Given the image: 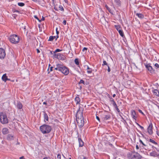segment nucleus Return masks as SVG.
<instances>
[{"label":"nucleus","instance_id":"obj_1","mask_svg":"<svg viewBox=\"0 0 159 159\" xmlns=\"http://www.w3.org/2000/svg\"><path fill=\"white\" fill-rule=\"evenodd\" d=\"M55 69L56 70H58L66 75H68L69 73L68 68L61 64H57Z\"/></svg>","mask_w":159,"mask_h":159},{"label":"nucleus","instance_id":"obj_2","mask_svg":"<svg viewBox=\"0 0 159 159\" xmlns=\"http://www.w3.org/2000/svg\"><path fill=\"white\" fill-rule=\"evenodd\" d=\"M40 130L43 134L49 133L51 130L52 128L51 126L47 125H43L40 126Z\"/></svg>","mask_w":159,"mask_h":159},{"label":"nucleus","instance_id":"obj_3","mask_svg":"<svg viewBox=\"0 0 159 159\" xmlns=\"http://www.w3.org/2000/svg\"><path fill=\"white\" fill-rule=\"evenodd\" d=\"M129 159H141L142 157L137 152L129 153L128 155Z\"/></svg>","mask_w":159,"mask_h":159},{"label":"nucleus","instance_id":"obj_4","mask_svg":"<svg viewBox=\"0 0 159 159\" xmlns=\"http://www.w3.org/2000/svg\"><path fill=\"white\" fill-rule=\"evenodd\" d=\"M19 36L16 34H13L11 35L9 37V41L12 43L16 44L20 41Z\"/></svg>","mask_w":159,"mask_h":159},{"label":"nucleus","instance_id":"obj_5","mask_svg":"<svg viewBox=\"0 0 159 159\" xmlns=\"http://www.w3.org/2000/svg\"><path fill=\"white\" fill-rule=\"evenodd\" d=\"M0 122L2 124H6L8 123V119L5 113L2 112L0 113Z\"/></svg>","mask_w":159,"mask_h":159},{"label":"nucleus","instance_id":"obj_6","mask_svg":"<svg viewBox=\"0 0 159 159\" xmlns=\"http://www.w3.org/2000/svg\"><path fill=\"white\" fill-rule=\"evenodd\" d=\"M153 128V126L152 124V122H151L149 124V125L147 129L148 133L150 135H152L153 133L152 130Z\"/></svg>","mask_w":159,"mask_h":159},{"label":"nucleus","instance_id":"obj_7","mask_svg":"<svg viewBox=\"0 0 159 159\" xmlns=\"http://www.w3.org/2000/svg\"><path fill=\"white\" fill-rule=\"evenodd\" d=\"M6 55V53L4 49L0 48V58H3Z\"/></svg>","mask_w":159,"mask_h":159},{"label":"nucleus","instance_id":"obj_8","mask_svg":"<svg viewBox=\"0 0 159 159\" xmlns=\"http://www.w3.org/2000/svg\"><path fill=\"white\" fill-rule=\"evenodd\" d=\"M54 55L55 57L58 59H59L61 60H64L63 57H62L63 55L60 53H54Z\"/></svg>","mask_w":159,"mask_h":159},{"label":"nucleus","instance_id":"obj_9","mask_svg":"<svg viewBox=\"0 0 159 159\" xmlns=\"http://www.w3.org/2000/svg\"><path fill=\"white\" fill-rule=\"evenodd\" d=\"M131 115L132 118L135 120L136 121L137 118L136 114L135 111L133 110L131 111Z\"/></svg>","mask_w":159,"mask_h":159},{"label":"nucleus","instance_id":"obj_10","mask_svg":"<svg viewBox=\"0 0 159 159\" xmlns=\"http://www.w3.org/2000/svg\"><path fill=\"white\" fill-rule=\"evenodd\" d=\"M146 67L150 72L151 73H153L154 72V70L152 67L149 64H147L145 65Z\"/></svg>","mask_w":159,"mask_h":159},{"label":"nucleus","instance_id":"obj_11","mask_svg":"<svg viewBox=\"0 0 159 159\" xmlns=\"http://www.w3.org/2000/svg\"><path fill=\"white\" fill-rule=\"evenodd\" d=\"M150 156L154 157H157L159 155L155 151H153L150 152Z\"/></svg>","mask_w":159,"mask_h":159},{"label":"nucleus","instance_id":"obj_12","mask_svg":"<svg viewBox=\"0 0 159 159\" xmlns=\"http://www.w3.org/2000/svg\"><path fill=\"white\" fill-rule=\"evenodd\" d=\"M59 37L58 35H57L56 37L55 36H50L49 37V39L48 40V41H52L55 39V40H57V38Z\"/></svg>","mask_w":159,"mask_h":159},{"label":"nucleus","instance_id":"obj_13","mask_svg":"<svg viewBox=\"0 0 159 159\" xmlns=\"http://www.w3.org/2000/svg\"><path fill=\"white\" fill-rule=\"evenodd\" d=\"M76 117H78L79 118V117L80 119L82 117V113L80 110H78L76 114Z\"/></svg>","mask_w":159,"mask_h":159},{"label":"nucleus","instance_id":"obj_14","mask_svg":"<svg viewBox=\"0 0 159 159\" xmlns=\"http://www.w3.org/2000/svg\"><path fill=\"white\" fill-rule=\"evenodd\" d=\"M78 140L79 143V146L80 147L83 146L84 145V143L81 139L80 138H79Z\"/></svg>","mask_w":159,"mask_h":159},{"label":"nucleus","instance_id":"obj_15","mask_svg":"<svg viewBox=\"0 0 159 159\" xmlns=\"http://www.w3.org/2000/svg\"><path fill=\"white\" fill-rule=\"evenodd\" d=\"M2 132L3 134H7L8 132V129L7 128H4L2 129Z\"/></svg>","mask_w":159,"mask_h":159},{"label":"nucleus","instance_id":"obj_16","mask_svg":"<svg viewBox=\"0 0 159 159\" xmlns=\"http://www.w3.org/2000/svg\"><path fill=\"white\" fill-rule=\"evenodd\" d=\"M2 80L4 82H6L7 80V76L6 74H3L2 77Z\"/></svg>","mask_w":159,"mask_h":159},{"label":"nucleus","instance_id":"obj_17","mask_svg":"<svg viewBox=\"0 0 159 159\" xmlns=\"http://www.w3.org/2000/svg\"><path fill=\"white\" fill-rule=\"evenodd\" d=\"M152 92L155 95L159 96V92L158 90L154 89L152 91Z\"/></svg>","mask_w":159,"mask_h":159},{"label":"nucleus","instance_id":"obj_18","mask_svg":"<svg viewBox=\"0 0 159 159\" xmlns=\"http://www.w3.org/2000/svg\"><path fill=\"white\" fill-rule=\"evenodd\" d=\"M75 101L76 103V104H79L80 101V99L78 96H76L75 98Z\"/></svg>","mask_w":159,"mask_h":159},{"label":"nucleus","instance_id":"obj_19","mask_svg":"<svg viewBox=\"0 0 159 159\" xmlns=\"http://www.w3.org/2000/svg\"><path fill=\"white\" fill-rule=\"evenodd\" d=\"M17 107L19 109H21L22 108V105L21 103L20 102H18L17 103Z\"/></svg>","mask_w":159,"mask_h":159},{"label":"nucleus","instance_id":"obj_20","mask_svg":"<svg viewBox=\"0 0 159 159\" xmlns=\"http://www.w3.org/2000/svg\"><path fill=\"white\" fill-rule=\"evenodd\" d=\"M13 136L11 134H8L7 137V139L9 140H11L13 139Z\"/></svg>","mask_w":159,"mask_h":159},{"label":"nucleus","instance_id":"obj_21","mask_svg":"<svg viewBox=\"0 0 159 159\" xmlns=\"http://www.w3.org/2000/svg\"><path fill=\"white\" fill-rule=\"evenodd\" d=\"M118 32H119L120 35L122 37H124L125 35L124 34L123 32V30H122V29H121V30H119Z\"/></svg>","mask_w":159,"mask_h":159},{"label":"nucleus","instance_id":"obj_22","mask_svg":"<svg viewBox=\"0 0 159 159\" xmlns=\"http://www.w3.org/2000/svg\"><path fill=\"white\" fill-rule=\"evenodd\" d=\"M92 70L91 68H89L88 66H87V73L88 74H91L92 73Z\"/></svg>","mask_w":159,"mask_h":159},{"label":"nucleus","instance_id":"obj_23","mask_svg":"<svg viewBox=\"0 0 159 159\" xmlns=\"http://www.w3.org/2000/svg\"><path fill=\"white\" fill-rule=\"evenodd\" d=\"M136 15L138 17L140 18H143L144 17L143 15L141 13H137Z\"/></svg>","mask_w":159,"mask_h":159},{"label":"nucleus","instance_id":"obj_24","mask_svg":"<svg viewBox=\"0 0 159 159\" xmlns=\"http://www.w3.org/2000/svg\"><path fill=\"white\" fill-rule=\"evenodd\" d=\"M44 117L45 121V120L46 121H48V117L47 114L46 113H44Z\"/></svg>","mask_w":159,"mask_h":159},{"label":"nucleus","instance_id":"obj_25","mask_svg":"<svg viewBox=\"0 0 159 159\" xmlns=\"http://www.w3.org/2000/svg\"><path fill=\"white\" fill-rule=\"evenodd\" d=\"M111 116L109 115H105L104 117V120H107L110 118Z\"/></svg>","mask_w":159,"mask_h":159},{"label":"nucleus","instance_id":"obj_26","mask_svg":"<svg viewBox=\"0 0 159 159\" xmlns=\"http://www.w3.org/2000/svg\"><path fill=\"white\" fill-rule=\"evenodd\" d=\"M115 27L118 31H119V30H121L122 29L121 28L120 26L119 25H115Z\"/></svg>","mask_w":159,"mask_h":159},{"label":"nucleus","instance_id":"obj_27","mask_svg":"<svg viewBox=\"0 0 159 159\" xmlns=\"http://www.w3.org/2000/svg\"><path fill=\"white\" fill-rule=\"evenodd\" d=\"M149 141L150 142L152 143L155 144V145H157V143L154 140L152 139H150L149 140Z\"/></svg>","mask_w":159,"mask_h":159},{"label":"nucleus","instance_id":"obj_28","mask_svg":"<svg viewBox=\"0 0 159 159\" xmlns=\"http://www.w3.org/2000/svg\"><path fill=\"white\" fill-rule=\"evenodd\" d=\"M75 64L77 65H79V59L76 58L75 60Z\"/></svg>","mask_w":159,"mask_h":159},{"label":"nucleus","instance_id":"obj_29","mask_svg":"<svg viewBox=\"0 0 159 159\" xmlns=\"http://www.w3.org/2000/svg\"><path fill=\"white\" fill-rule=\"evenodd\" d=\"M18 5L20 7H23L25 5V4L23 2H18Z\"/></svg>","mask_w":159,"mask_h":159},{"label":"nucleus","instance_id":"obj_30","mask_svg":"<svg viewBox=\"0 0 159 159\" xmlns=\"http://www.w3.org/2000/svg\"><path fill=\"white\" fill-rule=\"evenodd\" d=\"M59 8L60 10L63 11L64 10V8L61 5H60L59 7Z\"/></svg>","mask_w":159,"mask_h":159},{"label":"nucleus","instance_id":"obj_31","mask_svg":"<svg viewBox=\"0 0 159 159\" xmlns=\"http://www.w3.org/2000/svg\"><path fill=\"white\" fill-rule=\"evenodd\" d=\"M84 80H81L80 82H79V84H84Z\"/></svg>","mask_w":159,"mask_h":159},{"label":"nucleus","instance_id":"obj_32","mask_svg":"<svg viewBox=\"0 0 159 159\" xmlns=\"http://www.w3.org/2000/svg\"><path fill=\"white\" fill-rule=\"evenodd\" d=\"M154 66L156 68H159V65L158 63H155L154 65Z\"/></svg>","mask_w":159,"mask_h":159},{"label":"nucleus","instance_id":"obj_33","mask_svg":"<svg viewBox=\"0 0 159 159\" xmlns=\"http://www.w3.org/2000/svg\"><path fill=\"white\" fill-rule=\"evenodd\" d=\"M112 105L115 108L117 107V106L115 102H113Z\"/></svg>","mask_w":159,"mask_h":159},{"label":"nucleus","instance_id":"obj_34","mask_svg":"<svg viewBox=\"0 0 159 159\" xmlns=\"http://www.w3.org/2000/svg\"><path fill=\"white\" fill-rule=\"evenodd\" d=\"M107 65V63L106 61H103V64H102V66H103V65Z\"/></svg>","mask_w":159,"mask_h":159},{"label":"nucleus","instance_id":"obj_35","mask_svg":"<svg viewBox=\"0 0 159 159\" xmlns=\"http://www.w3.org/2000/svg\"><path fill=\"white\" fill-rule=\"evenodd\" d=\"M138 111L139 113H141L143 115H144V113L143 112V111H142L140 109H139L138 110Z\"/></svg>","mask_w":159,"mask_h":159},{"label":"nucleus","instance_id":"obj_36","mask_svg":"<svg viewBox=\"0 0 159 159\" xmlns=\"http://www.w3.org/2000/svg\"><path fill=\"white\" fill-rule=\"evenodd\" d=\"M62 51V50L60 49H57L54 52H61Z\"/></svg>","mask_w":159,"mask_h":159},{"label":"nucleus","instance_id":"obj_37","mask_svg":"<svg viewBox=\"0 0 159 159\" xmlns=\"http://www.w3.org/2000/svg\"><path fill=\"white\" fill-rule=\"evenodd\" d=\"M87 50H88V48H87L84 47L83 48V49H82V51L84 52V51L85 50L86 52V51H87Z\"/></svg>","mask_w":159,"mask_h":159},{"label":"nucleus","instance_id":"obj_38","mask_svg":"<svg viewBox=\"0 0 159 159\" xmlns=\"http://www.w3.org/2000/svg\"><path fill=\"white\" fill-rule=\"evenodd\" d=\"M57 159H61V155L60 154H58L57 156Z\"/></svg>","mask_w":159,"mask_h":159},{"label":"nucleus","instance_id":"obj_39","mask_svg":"<svg viewBox=\"0 0 159 159\" xmlns=\"http://www.w3.org/2000/svg\"><path fill=\"white\" fill-rule=\"evenodd\" d=\"M139 142H140L142 144H143V145L144 146H146V145H145L144 143H143V142L141 140H139Z\"/></svg>","mask_w":159,"mask_h":159},{"label":"nucleus","instance_id":"obj_40","mask_svg":"<svg viewBox=\"0 0 159 159\" xmlns=\"http://www.w3.org/2000/svg\"><path fill=\"white\" fill-rule=\"evenodd\" d=\"M115 108L116 109V110L118 111V112H120V110L118 109V108L117 107H117H115Z\"/></svg>","mask_w":159,"mask_h":159},{"label":"nucleus","instance_id":"obj_41","mask_svg":"<svg viewBox=\"0 0 159 159\" xmlns=\"http://www.w3.org/2000/svg\"><path fill=\"white\" fill-rule=\"evenodd\" d=\"M13 12H14V13H15V12H18V13H19V11L18 10H14L13 11Z\"/></svg>","mask_w":159,"mask_h":159},{"label":"nucleus","instance_id":"obj_42","mask_svg":"<svg viewBox=\"0 0 159 159\" xmlns=\"http://www.w3.org/2000/svg\"><path fill=\"white\" fill-rule=\"evenodd\" d=\"M137 124L139 126L140 128L141 129H143V127L141 126L139 124L137 123Z\"/></svg>","mask_w":159,"mask_h":159},{"label":"nucleus","instance_id":"obj_43","mask_svg":"<svg viewBox=\"0 0 159 159\" xmlns=\"http://www.w3.org/2000/svg\"><path fill=\"white\" fill-rule=\"evenodd\" d=\"M107 66H108L107 71L108 72H109L111 71V69H110V67H109V66H108L107 65Z\"/></svg>","mask_w":159,"mask_h":159},{"label":"nucleus","instance_id":"obj_44","mask_svg":"<svg viewBox=\"0 0 159 159\" xmlns=\"http://www.w3.org/2000/svg\"><path fill=\"white\" fill-rule=\"evenodd\" d=\"M157 135L159 136V130H157L156 131Z\"/></svg>","mask_w":159,"mask_h":159},{"label":"nucleus","instance_id":"obj_45","mask_svg":"<svg viewBox=\"0 0 159 159\" xmlns=\"http://www.w3.org/2000/svg\"><path fill=\"white\" fill-rule=\"evenodd\" d=\"M34 17L36 18V19H37V20H38L39 21H40V20H39V18H38V17H37V16H34Z\"/></svg>","mask_w":159,"mask_h":159},{"label":"nucleus","instance_id":"obj_46","mask_svg":"<svg viewBox=\"0 0 159 159\" xmlns=\"http://www.w3.org/2000/svg\"><path fill=\"white\" fill-rule=\"evenodd\" d=\"M63 24L64 25H66V20H64L63 22Z\"/></svg>","mask_w":159,"mask_h":159},{"label":"nucleus","instance_id":"obj_47","mask_svg":"<svg viewBox=\"0 0 159 159\" xmlns=\"http://www.w3.org/2000/svg\"><path fill=\"white\" fill-rule=\"evenodd\" d=\"M56 33L57 34V35H58V34L59 33V32L58 31H57V28H56Z\"/></svg>","mask_w":159,"mask_h":159},{"label":"nucleus","instance_id":"obj_48","mask_svg":"<svg viewBox=\"0 0 159 159\" xmlns=\"http://www.w3.org/2000/svg\"><path fill=\"white\" fill-rule=\"evenodd\" d=\"M43 159H51L50 157H46L44 158Z\"/></svg>","mask_w":159,"mask_h":159},{"label":"nucleus","instance_id":"obj_49","mask_svg":"<svg viewBox=\"0 0 159 159\" xmlns=\"http://www.w3.org/2000/svg\"><path fill=\"white\" fill-rule=\"evenodd\" d=\"M96 118L99 121L100 119H99V118L98 116H96Z\"/></svg>","mask_w":159,"mask_h":159},{"label":"nucleus","instance_id":"obj_50","mask_svg":"<svg viewBox=\"0 0 159 159\" xmlns=\"http://www.w3.org/2000/svg\"><path fill=\"white\" fill-rule=\"evenodd\" d=\"M36 50L37 53H39L40 52V50L38 49H36Z\"/></svg>","mask_w":159,"mask_h":159},{"label":"nucleus","instance_id":"obj_51","mask_svg":"<svg viewBox=\"0 0 159 159\" xmlns=\"http://www.w3.org/2000/svg\"><path fill=\"white\" fill-rule=\"evenodd\" d=\"M111 102H112V103L115 102V101H114V100L113 98H111Z\"/></svg>","mask_w":159,"mask_h":159},{"label":"nucleus","instance_id":"obj_52","mask_svg":"<svg viewBox=\"0 0 159 159\" xmlns=\"http://www.w3.org/2000/svg\"><path fill=\"white\" fill-rule=\"evenodd\" d=\"M136 148L137 149H139V146L137 145L136 146Z\"/></svg>","mask_w":159,"mask_h":159},{"label":"nucleus","instance_id":"obj_53","mask_svg":"<svg viewBox=\"0 0 159 159\" xmlns=\"http://www.w3.org/2000/svg\"><path fill=\"white\" fill-rule=\"evenodd\" d=\"M19 158H20V159H25L24 156H22V157H20Z\"/></svg>","mask_w":159,"mask_h":159},{"label":"nucleus","instance_id":"obj_54","mask_svg":"<svg viewBox=\"0 0 159 159\" xmlns=\"http://www.w3.org/2000/svg\"><path fill=\"white\" fill-rule=\"evenodd\" d=\"M52 68L53 67H51L50 68V71H52Z\"/></svg>","mask_w":159,"mask_h":159},{"label":"nucleus","instance_id":"obj_55","mask_svg":"<svg viewBox=\"0 0 159 159\" xmlns=\"http://www.w3.org/2000/svg\"><path fill=\"white\" fill-rule=\"evenodd\" d=\"M44 20V18L43 17L42 19L41 20H40V21H41V20Z\"/></svg>","mask_w":159,"mask_h":159},{"label":"nucleus","instance_id":"obj_56","mask_svg":"<svg viewBox=\"0 0 159 159\" xmlns=\"http://www.w3.org/2000/svg\"><path fill=\"white\" fill-rule=\"evenodd\" d=\"M113 96V98H114V97H115V96H116V94H113V96Z\"/></svg>","mask_w":159,"mask_h":159},{"label":"nucleus","instance_id":"obj_57","mask_svg":"<svg viewBox=\"0 0 159 159\" xmlns=\"http://www.w3.org/2000/svg\"><path fill=\"white\" fill-rule=\"evenodd\" d=\"M43 103L44 104H45V105H46L47 104V103L46 102H43Z\"/></svg>","mask_w":159,"mask_h":159},{"label":"nucleus","instance_id":"obj_58","mask_svg":"<svg viewBox=\"0 0 159 159\" xmlns=\"http://www.w3.org/2000/svg\"><path fill=\"white\" fill-rule=\"evenodd\" d=\"M83 159H87L85 157H84Z\"/></svg>","mask_w":159,"mask_h":159},{"label":"nucleus","instance_id":"obj_59","mask_svg":"<svg viewBox=\"0 0 159 159\" xmlns=\"http://www.w3.org/2000/svg\"><path fill=\"white\" fill-rule=\"evenodd\" d=\"M106 7L107 9H108V7L107 5L106 6Z\"/></svg>","mask_w":159,"mask_h":159},{"label":"nucleus","instance_id":"obj_60","mask_svg":"<svg viewBox=\"0 0 159 159\" xmlns=\"http://www.w3.org/2000/svg\"><path fill=\"white\" fill-rule=\"evenodd\" d=\"M10 80V79H8V78H7V80Z\"/></svg>","mask_w":159,"mask_h":159},{"label":"nucleus","instance_id":"obj_61","mask_svg":"<svg viewBox=\"0 0 159 159\" xmlns=\"http://www.w3.org/2000/svg\"><path fill=\"white\" fill-rule=\"evenodd\" d=\"M158 28H159V25H158Z\"/></svg>","mask_w":159,"mask_h":159},{"label":"nucleus","instance_id":"obj_62","mask_svg":"<svg viewBox=\"0 0 159 159\" xmlns=\"http://www.w3.org/2000/svg\"><path fill=\"white\" fill-rule=\"evenodd\" d=\"M17 144H19V143H17Z\"/></svg>","mask_w":159,"mask_h":159},{"label":"nucleus","instance_id":"obj_63","mask_svg":"<svg viewBox=\"0 0 159 159\" xmlns=\"http://www.w3.org/2000/svg\"><path fill=\"white\" fill-rule=\"evenodd\" d=\"M69 159H71V158H70Z\"/></svg>","mask_w":159,"mask_h":159}]
</instances>
